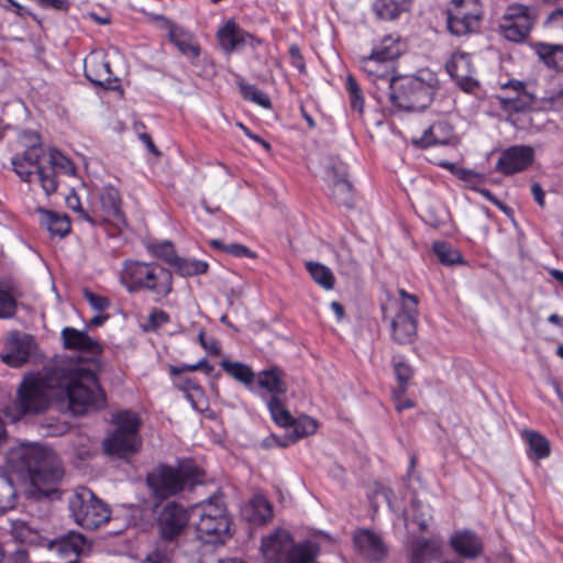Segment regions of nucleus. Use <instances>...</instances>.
<instances>
[{"label": "nucleus", "mask_w": 563, "mask_h": 563, "mask_svg": "<svg viewBox=\"0 0 563 563\" xmlns=\"http://www.w3.org/2000/svg\"><path fill=\"white\" fill-rule=\"evenodd\" d=\"M11 468L27 476L32 486L49 499H59L58 484L64 477V467L55 451L42 444H23L11 450L8 457Z\"/></svg>", "instance_id": "f257e3e1"}, {"label": "nucleus", "mask_w": 563, "mask_h": 563, "mask_svg": "<svg viewBox=\"0 0 563 563\" xmlns=\"http://www.w3.org/2000/svg\"><path fill=\"white\" fill-rule=\"evenodd\" d=\"M62 382L66 380L59 365L25 375L16 389L13 420L45 411L52 398L57 397V385Z\"/></svg>", "instance_id": "f03ea898"}, {"label": "nucleus", "mask_w": 563, "mask_h": 563, "mask_svg": "<svg viewBox=\"0 0 563 563\" xmlns=\"http://www.w3.org/2000/svg\"><path fill=\"white\" fill-rule=\"evenodd\" d=\"M146 486L156 508L170 497L192 490L203 483V471L191 460L172 466L161 463L146 475Z\"/></svg>", "instance_id": "7ed1b4c3"}, {"label": "nucleus", "mask_w": 563, "mask_h": 563, "mask_svg": "<svg viewBox=\"0 0 563 563\" xmlns=\"http://www.w3.org/2000/svg\"><path fill=\"white\" fill-rule=\"evenodd\" d=\"M60 367L66 382L57 385V397H67L69 409L75 416L106 407V393L93 372L80 367Z\"/></svg>", "instance_id": "20e7f679"}, {"label": "nucleus", "mask_w": 563, "mask_h": 563, "mask_svg": "<svg viewBox=\"0 0 563 563\" xmlns=\"http://www.w3.org/2000/svg\"><path fill=\"white\" fill-rule=\"evenodd\" d=\"M437 89V77L430 71H420L391 80L389 99L400 110L421 111L431 104Z\"/></svg>", "instance_id": "39448f33"}, {"label": "nucleus", "mask_w": 563, "mask_h": 563, "mask_svg": "<svg viewBox=\"0 0 563 563\" xmlns=\"http://www.w3.org/2000/svg\"><path fill=\"white\" fill-rule=\"evenodd\" d=\"M121 282L130 292L145 289L162 298L173 289L172 272L155 262L125 261Z\"/></svg>", "instance_id": "423d86ee"}, {"label": "nucleus", "mask_w": 563, "mask_h": 563, "mask_svg": "<svg viewBox=\"0 0 563 563\" xmlns=\"http://www.w3.org/2000/svg\"><path fill=\"white\" fill-rule=\"evenodd\" d=\"M398 292L400 301L383 306V318L389 320L391 339L398 344H409L417 336L419 298L405 289Z\"/></svg>", "instance_id": "0eeeda50"}, {"label": "nucleus", "mask_w": 563, "mask_h": 563, "mask_svg": "<svg viewBox=\"0 0 563 563\" xmlns=\"http://www.w3.org/2000/svg\"><path fill=\"white\" fill-rule=\"evenodd\" d=\"M262 552L269 563H308L313 561L318 547L311 541L296 544L285 529H276L262 540Z\"/></svg>", "instance_id": "6e6552de"}, {"label": "nucleus", "mask_w": 563, "mask_h": 563, "mask_svg": "<svg viewBox=\"0 0 563 563\" xmlns=\"http://www.w3.org/2000/svg\"><path fill=\"white\" fill-rule=\"evenodd\" d=\"M68 510L74 521L88 530L98 529L111 518L109 506L84 486L76 488L68 497Z\"/></svg>", "instance_id": "1a4fd4ad"}, {"label": "nucleus", "mask_w": 563, "mask_h": 563, "mask_svg": "<svg viewBox=\"0 0 563 563\" xmlns=\"http://www.w3.org/2000/svg\"><path fill=\"white\" fill-rule=\"evenodd\" d=\"M199 520L196 529L206 543H224L231 538V519L223 503L209 500L196 509Z\"/></svg>", "instance_id": "9d476101"}, {"label": "nucleus", "mask_w": 563, "mask_h": 563, "mask_svg": "<svg viewBox=\"0 0 563 563\" xmlns=\"http://www.w3.org/2000/svg\"><path fill=\"white\" fill-rule=\"evenodd\" d=\"M189 521L187 509L176 501H168L157 511L156 526L161 549L174 550L178 538Z\"/></svg>", "instance_id": "9b49d317"}, {"label": "nucleus", "mask_w": 563, "mask_h": 563, "mask_svg": "<svg viewBox=\"0 0 563 563\" xmlns=\"http://www.w3.org/2000/svg\"><path fill=\"white\" fill-rule=\"evenodd\" d=\"M483 9L479 0H451L446 10V25L451 34L464 36L481 29Z\"/></svg>", "instance_id": "f8f14e48"}, {"label": "nucleus", "mask_w": 563, "mask_h": 563, "mask_svg": "<svg viewBox=\"0 0 563 563\" xmlns=\"http://www.w3.org/2000/svg\"><path fill=\"white\" fill-rule=\"evenodd\" d=\"M534 23V15L530 7L514 3L507 7L499 30L503 36L511 42L525 41Z\"/></svg>", "instance_id": "ddd939ff"}, {"label": "nucleus", "mask_w": 563, "mask_h": 563, "mask_svg": "<svg viewBox=\"0 0 563 563\" xmlns=\"http://www.w3.org/2000/svg\"><path fill=\"white\" fill-rule=\"evenodd\" d=\"M76 175L75 164L60 151L51 148L44 167H38V183L46 196L57 191L60 176Z\"/></svg>", "instance_id": "4468645a"}, {"label": "nucleus", "mask_w": 563, "mask_h": 563, "mask_svg": "<svg viewBox=\"0 0 563 563\" xmlns=\"http://www.w3.org/2000/svg\"><path fill=\"white\" fill-rule=\"evenodd\" d=\"M30 140V145L21 154H15L11 164L15 174L22 181L32 183L34 176L38 178V167H44L42 159L45 156L41 146V139L37 133L24 134Z\"/></svg>", "instance_id": "2eb2a0df"}, {"label": "nucleus", "mask_w": 563, "mask_h": 563, "mask_svg": "<svg viewBox=\"0 0 563 563\" xmlns=\"http://www.w3.org/2000/svg\"><path fill=\"white\" fill-rule=\"evenodd\" d=\"M89 540L77 531H70L51 540L47 548L58 561L54 563H79L82 555L90 551Z\"/></svg>", "instance_id": "dca6fc26"}, {"label": "nucleus", "mask_w": 563, "mask_h": 563, "mask_svg": "<svg viewBox=\"0 0 563 563\" xmlns=\"http://www.w3.org/2000/svg\"><path fill=\"white\" fill-rule=\"evenodd\" d=\"M396 53L389 47L375 48L368 56L361 58V65L364 73L376 81H383L388 87L391 80L397 78L394 76V59Z\"/></svg>", "instance_id": "f3484780"}, {"label": "nucleus", "mask_w": 563, "mask_h": 563, "mask_svg": "<svg viewBox=\"0 0 563 563\" xmlns=\"http://www.w3.org/2000/svg\"><path fill=\"white\" fill-rule=\"evenodd\" d=\"M95 219L104 221L115 227L125 224V216L122 211V201L120 192L113 186L103 187L99 194L98 199L93 203Z\"/></svg>", "instance_id": "a211bd4d"}, {"label": "nucleus", "mask_w": 563, "mask_h": 563, "mask_svg": "<svg viewBox=\"0 0 563 563\" xmlns=\"http://www.w3.org/2000/svg\"><path fill=\"white\" fill-rule=\"evenodd\" d=\"M327 181L331 197L339 205L350 207L353 200V186L347 179L345 165L339 159H330L327 166Z\"/></svg>", "instance_id": "6ab92c4d"}, {"label": "nucleus", "mask_w": 563, "mask_h": 563, "mask_svg": "<svg viewBox=\"0 0 563 563\" xmlns=\"http://www.w3.org/2000/svg\"><path fill=\"white\" fill-rule=\"evenodd\" d=\"M533 148L527 145H512L504 150L496 163V170L512 175L527 169L533 162Z\"/></svg>", "instance_id": "aec40b11"}, {"label": "nucleus", "mask_w": 563, "mask_h": 563, "mask_svg": "<svg viewBox=\"0 0 563 563\" xmlns=\"http://www.w3.org/2000/svg\"><path fill=\"white\" fill-rule=\"evenodd\" d=\"M34 347L35 343L31 335L13 332L5 342L1 360L11 367H21L29 361Z\"/></svg>", "instance_id": "412c9836"}, {"label": "nucleus", "mask_w": 563, "mask_h": 563, "mask_svg": "<svg viewBox=\"0 0 563 563\" xmlns=\"http://www.w3.org/2000/svg\"><path fill=\"white\" fill-rule=\"evenodd\" d=\"M85 76L93 85L109 90L119 86V79L113 76L109 62L101 53H93L85 59Z\"/></svg>", "instance_id": "4be33fe9"}, {"label": "nucleus", "mask_w": 563, "mask_h": 563, "mask_svg": "<svg viewBox=\"0 0 563 563\" xmlns=\"http://www.w3.org/2000/svg\"><path fill=\"white\" fill-rule=\"evenodd\" d=\"M445 69L462 90L472 92L478 87V81L473 77L474 68L468 54L454 53L446 63Z\"/></svg>", "instance_id": "5701e85b"}, {"label": "nucleus", "mask_w": 563, "mask_h": 563, "mask_svg": "<svg viewBox=\"0 0 563 563\" xmlns=\"http://www.w3.org/2000/svg\"><path fill=\"white\" fill-rule=\"evenodd\" d=\"M156 19L168 30L169 41L177 47L180 54L190 59H196L200 55V46L195 42L192 33L163 15H158Z\"/></svg>", "instance_id": "b1692460"}, {"label": "nucleus", "mask_w": 563, "mask_h": 563, "mask_svg": "<svg viewBox=\"0 0 563 563\" xmlns=\"http://www.w3.org/2000/svg\"><path fill=\"white\" fill-rule=\"evenodd\" d=\"M504 89H512L515 96L498 97L499 107L504 112H523L532 108L534 96L527 91L525 84L519 80H510L503 86Z\"/></svg>", "instance_id": "393cba45"}, {"label": "nucleus", "mask_w": 563, "mask_h": 563, "mask_svg": "<svg viewBox=\"0 0 563 563\" xmlns=\"http://www.w3.org/2000/svg\"><path fill=\"white\" fill-rule=\"evenodd\" d=\"M353 540L357 551L368 561H382L387 554V547L382 538L371 530H358Z\"/></svg>", "instance_id": "a878e982"}, {"label": "nucleus", "mask_w": 563, "mask_h": 563, "mask_svg": "<svg viewBox=\"0 0 563 563\" xmlns=\"http://www.w3.org/2000/svg\"><path fill=\"white\" fill-rule=\"evenodd\" d=\"M60 336L66 350L78 351L91 356H97L102 352V346L85 331L66 327L62 330Z\"/></svg>", "instance_id": "bb28decb"}, {"label": "nucleus", "mask_w": 563, "mask_h": 563, "mask_svg": "<svg viewBox=\"0 0 563 563\" xmlns=\"http://www.w3.org/2000/svg\"><path fill=\"white\" fill-rule=\"evenodd\" d=\"M140 444L139 437L129 435L122 431H114L103 441L104 451L119 457L133 454Z\"/></svg>", "instance_id": "cd10ccee"}, {"label": "nucleus", "mask_w": 563, "mask_h": 563, "mask_svg": "<svg viewBox=\"0 0 563 563\" xmlns=\"http://www.w3.org/2000/svg\"><path fill=\"white\" fill-rule=\"evenodd\" d=\"M251 37L245 31L240 29L233 21H228L225 25L218 31V41L227 54L239 51Z\"/></svg>", "instance_id": "c85d7f7f"}, {"label": "nucleus", "mask_w": 563, "mask_h": 563, "mask_svg": "<svg viewBox=\"0 0 563 563\" xmlns=\"http://www.w3.org/2000/svg\"><path fill=\"white\" fill-rule=\"evenodd\" d=\"M450 543L460 556L466 559L477 558L483 550V544L478 537L468 530H464L452 536Z\"/></svg>", "instance_id": "c756f323"}, {"label": "nucleus", "mask_w": 563, "mask_h": 563, "mask_svg": "<svg viewBox=\"0 0 563 563\" xmlns=\"http://www.w3.org/2000/svg\"><path fill=\"white\" fill-rule=\"evenodd\" d=\"M453 136L452 126L444 122L438 121L430 125L420 139L413 140L412 143L419 147H428L438 144H448Z\"/></svg>", "instance_id": "7c9ffc66"}, {"label": "nucleus", "mask_w": 563, "mask_h": 563, "mask_svg": "<svg viewBox=\"0 0 563 563\" xmlns=\"http://www.w3.org/2000/svg\"><path fill=\"white\" fill-rule=\"evenodd\" d=\"M257 385L276 397H280L287 391L285 373L276 366L261 371L257 374Z\"/></svg>", "instance_id": "2f4dec72"}, {"label": "nucleus", "mask_w": 563, "mask_h": 563, "mask_svg": "<svg viewBox=\"0 0 563 563\" xmlns=\"http://www.w3.org/2000/svg\"><path fill=\"white\" fill-rule=\"evenodd\" d=\"M40 222L53 236L64 238L70 232V221L66 214L56 213L54 211L37 209Z\"/></svg>", "instance_id": "473e14b6"}, {"label": "nucleus", "mask_w": 563, "mask_h": 563, "mask_svg": "<svg viewBox=\"0 0 563 563\" xmlns=\"http://www.w3.org/2000/svg\"><path fill=\"white\" fill-rule=\"evenodd\" d=\"M441 554V544L437 540L420 539L413 542L411 549V563H426L438 559Z\"/></svg>", "instance_id": "72a5a7b5"}, {"label": "nucleus", "mask_w": 563, "mask_h": 563, "mask_svg": "<svg viewBox=\"0 0 563 563\" xmlns=\"http://www.w3.org/2000/svg\"><path fill=\"white\" fill-rule=\"evenodd\" d=\"M411 0H375L373 10L380 20H394L409 9Z\"/></svg>", "instance_id": "f704fd0d"}, {"label": "nucleus", "mask_w": 563, "mask_h": 563, "mask_svg": "<svg viewBox=\"0 0 563 563\" xmlns=\"http://www.w3.org/2000/svg\"><path fill=\"white\" fill-rule=\"evenodd\" d=\"M539 58L551 68L563 70V45L539 43L536 47Z\"/></svg>", "instance_id": "c9c22d12"}, {"label": "nucleus", "mask_w": 563, "mask_h": 563, "mask_svg": "<svg viewBox=\"0 0 563 563\" xmlns=\"http://www.w3.org/2000/svg\"><path fill=\"white\" fill-rule=\"evenodd\" d=\"M16 489L13 478L0 468V512H5L15 507Z\"/></svg>", "instance_id": "e433bc0d"}, {"label": "nucleus", "mask_w": 563, "mask_h": 563, "mask_svg": "<svg viewBox=\"0 0 563 563\" xmlns=\"http://www.w3.org/2000/svg\"><path fill=\"white\" fill-rule=\"evenodd\" d=\"M249 510L251 511L249 520L257 525L265 523L273 516V509L269 501L260 495L252 498Z\"/></svg>", "instance_id": "4c0bfd02"}, {"label": "nucleus", "mask_w": 563, "mask_h": 563, "mask_svg": "<svg viewBox=\"0 0 563 563\" xmlns=\"http://www.w3.org/2000/svg\"><path fill=\"white\" fill-rule=\"evenodd\" d=\"M522 434L529 444L530 453L536 459L542 460L550 455V442L544 435L531 430H526Z\"/></svg>", "instance_id": "58836bf2"}, {"label": "nucleus", "mask_w": 563, "mask_h": 563, "mask_svg": "<svg viewBox=\"0 0 563 563\" xmlns=\"http://www.w3.org/2000/svg\"><path fill=\"white\" fill-rule=\"evenodd\" d=\"M306 268L311 278L322 288L330 290L334 287L335 277L328 266L318 262H308Z\"/></svg>", "instance_id": "ea45409f"}, {"label": "nucleus", "mask_w": 563, "mask_h": 563, "mask_svg": "<svg viewBox=\"0 0 563 563\" xmlns=\"http://www.w3.org/2000/svg\"><path fill=\"white\" fill-rule=\"evenodd\" d=\"M267 407L274 422L280 427H290L295 422V418L286 409L280 397L272 396L267 400Z\"/></svg>", "instance_id": "a19ab883"}, {"label": "nucleus", "mask_w": 563, "mask_h": 563, "mask_svg": "<svg viewBox=\"0 0 563 563\" xmlns=\"http://www.w3.org/2000/svg\"><path fill=\"white\" fill-rule=\"evenodd\" d=\"M221 367L235 380L241 382L245 385L253 383L255 374L250 366L241 362H230L222 360L220 363Z\"/></svg>", "instance_id": "79ce46f5"}, {"label": "nucleus", "mask_w": 563, "mask_h": 563, "mask_svg": "<svg viewBox=\"0 0 563 563\" xmlns=\"http://www.w3.org/2000/svg\"><path fill=\"white\" fill-rule=\"evenodd\" d=\"M117 424L115 431H122L129 435L139 437L140 419L139 416L131 411H120L113 417Z\"/></svg>", "instance_id": "37998d69"}, {"label": "nucleus", "mask_w": 563, "mask_h": 563, "mask_svg": "<svg viewBox=\"0 0 563 563\" xmlns=\"http://www.w3.org/2000/svg\"><path fill=\"white\" fill-rule=\"evenodd\" d=\"M174 266L181 276H197L207 273L208 263L199 260H189L183 257L174 258Z\"/></svg>", "instance_id": "c03bdc74"}, {"label": "nucleus", "mask_w": 563, "mask_h": 563, "mask_svg": "<svg viewBox=\"0 0 563 563\" xmlns=\"http://www.w3.org/2000/svg\"><path fill=\"white\" fill-rule=\"evenodd\" d=\"M290 427H294V430L291 433H289V437L292 443H295L303 437L313 434L317 431L318 423L313 418L303 416L297 420L295 419L294 424Z\"/></svg>", "instance_id": "a18cd8bd"}, {"label": "nucleus", "mask_w": 563, "mask_h": 563, "mask_svg": "<svg viewBox=\"0 0 563 563\" xmlns=\"http://www.w3.org/2000/svg\"><path fill=\"white\" fill-rule=\"evenodd\" d=\"M239 88L241 95L245 100L252 101L265 109H269L272 107L269 97L260 89H257L254 85L240 82Z\"/></svg>", "instance_id": "49530a36"}, {"label": "nucleus", "mask_w": 563, "mask_h": 563, "mask_svg": "<svg viewBox=\"0 0 563 563\" xmlns=\"http://www.w3.org/2000/svg\"><path fill=\"white\" fill-rule=\"evenodd\" d=\"M433 251L442 264L452 265L461 261V254L445 242H435Z\"/></svg>", "instance_id": "de8ad7c7"}, {"label": "nucleus", "mask_w": 563, "mask_h": 563, "mask_svg": "<svg viewBox=\"0 0 563 563\" xmlns=\"http://www.w3.org/2000/svg\"><path fill=\"white\" fill-rule=\"evenodd\" d=\"M211 246L218 250H223L225 253L231 254L235 257H250V258H256L257 254L250 250L247 246L239 243H232L224 245L219 240H212L210 242Z\"/></svg>", "instance_id": "09e8293b"}, {"label": "nucleus", "mask_w": 563, "mask_h": 563, "mask_svg": "<svg viewBox=\"0 0 563 563\" xmlns=\"http://www.w3.org/2000/svg\"><path fill=\"white\" fill-rule=\"evenodd\" d=\"M346 89L351 98V107L353 110L362 113L364 107V98L361 93V88L352 75L346 78Z\"/></svg>", "instance_id": "8fccbe9b"}, {"label": "nucleus", "mask_w": 563, "mask_h": 563, "mask_svg": "<svg viewBox=\"0 0 563 563\" xmlns=\"http://www.w3.org/2000/svg\"><path fill=\"white\" fill-rule=\"evenodd\" d=\"M12 536L22 543H32L36 539V532L26 522L20 520L12 523Z\"/></svg>", "instance_id": "3c124183"}, {"label": "nucleus", "mask_w": 563, "mask_h": 563, "mask_svg": "<svg viewBox=\"0 0 563 563\" xmlns=\"http://www.w3.org/2000/svg\"><path fill=\"white\" fill-rule=\"evenodd\" d=\"M394 372L399 383V393L405 394L407 389V384L412 377V369L408 364L404 362H398L394 366Z\"/></svg>", "instance_id": "603ef678"}, {"label": "nucleus", "mask_w": 563, "mask_h": 563, "mask_svg": "<svg viewBox=\"0 0 563 563\" xmlns=\"http://www.w3.org/2000/svg\"><path fill=\"white\" fill-rule=\"evenodd\" d=\"M16 309L15 299L4 290H0V318H10Z\"/></svg>", "instance_id": "864d4df0"}, {"label": "nucleus", "mask_w": 563, "mask_h": 563, "mask_svg": "<svg viewBox=\"0 0 563 563\" xmlns=\"http://www.w3.org/2000/svg\"><path fill=\"white\" fill-rule=\"evenodd\" d=\"M84 296L89 302V305L99 312L107 310L110 306V300L104 296L96 295L89 289L84 290Z\"/></svg>", "instance_id": "5fc2aeb1"}, {"label": "nucleus", "mask_w": 563, "mask_h": 563, "mask_svg": "<svg viewBox=\"0 0 563 563\" xmlns=\"http://www.w3.org/2000/svg\"><path fill=\"white\" fill-rule=\"evenodd\" d=\"M168 321H169V316L167 312L159 310V309H153L148 316V324H147L146 329L155 331L158 328H161L163 324L167 323Z\"/></svg>", "instance_id": "6e6d98bb"}, {"label": "nucleus", "mask_w": 563, "mask_h": 563, "mask_svg": "<svg viewBox=\"0 0 563 563\" xmlns=\"http://www.w3.org/2000/svg\"><path fill=\"white\" fill-rule=\"evenodd\" d=\"M172 550L161 549V544L151 552L142 563H169Z\"/></svg>", "instance_id": "4d7b16f0"}, {"label": "nucleus", "mask_w": 563, "mask_h": 563, "mask_svg": "<svg viewBox=\"0 0 563 563\" xmlns=\"http://www.w3.org/2000/svg\"><path fill=\"white\" fill-rule=\"evenodd\" d=\"M290 444H292V441L289 437V434L280 438V437H277L275 434H271L268 437H266L261 445L264 448V449H273V448H287L289 446Z\"/></svg>", "instance_id": "13d9d810"}, {"label": "nucleus", "mask_w": 563, "mask_h": 563, "mask_svg": "<svg viewBox=\"0 0 563 563\" xmlns=\"http://www.w3.org/2000/svg\"><path fill=\"white\" fill-rule=\"evenodd\" d=\"M66 203L68 208L80 213L85 220L90 223H97V219L90 216L87 211H85L80 205L79 198L76 194H71L66 198Z\"/></svg>", "instance_id": "bf43d9fd"}, {"label": "nucleus", "mask_w": 563, "mask_h": 563, "mask_svg": "<svg viewBox=\"0 0 563 563\" xmlns=\"http://www.w3.org/2000/svg\"><path fill=\"white\" fill-rule=\"evenodd\" d=\"M198 369H203L207 374H210L212 371H213V366L210 365L205 358L199 361L198 363L196 364H192V365H185L183 367H172L170 368V373L173 375H177V374H180L185 371H188V372H195V371H198Z\"/></svg>", "instance_id": "052dcab7"}, {"label": "nucleus", "mask_w": 563, "mask_h": 563, "mask_svg": "<svg viewBox=\"0 0 563 563\" xmlns=\"http://www.w3.org/2000/svg\"><path fill=\"white\" fill-rule=\"evenodd\" d=\"M36 3L43 9H53L57 11L67 12L70 7L69 0H35Z\"/></svg>", "instance_id": "680f3d73"}, {"label": "nucleus", "mask_w": 563, "mask_h": 563, "mask_svg": "<svg viewBox=\"0 0 563 563\" xmlns=\"http://www.w3.org/2000/svg\"><path fill=\"white\" fill-rule=\"evenodd\" d=\"M289 55H290L291 65L295 68H297L300 73H305L306 65H305V60H303V57L301 55V52H300V48L298 47V45L292 44L289 47Z\"/></svg>", "instance_id": "e2e57ef3"}, {"label": "nucleus", "mask_w": 563, "mask_h": 563, "mask_svg": "<svg viewBox=\"0 0 563 563\" xmlns=\"http://www.w3.org/2000/svg\"><path fill=\"white\" fill-rule=\"evenodd\" d=\"M155 253L157 256L165 258L172 265H174V258L178 257L175 254L173 245L170 243H164V244L159 245L155 250Z\"/></svg>", "instance_id": "0e129e2a"}, {"label": "nucleus", "mask_w": 563, "mask_h": 563, "mask_svg": "<svg viewBox=\"0 0 563 563\" xmlns=\"http://www.w3.org/2000/svg\"><path fill=\"white\" fill-rule=\"evenodd\" d=\"M393 399L395 401V407L398 412H401L402 410L412 408L415 406L412 400L404 398V394H400L399 389L394 390Z\"/></svg>", "instance_id": "69168bd1"}, {"label": "nucleus", "mask_w": 563, "mask_h": 563, "mask_svg": "<svg viewBox=\"0 0 563 563\" xmlns=\"http://www.w3.org/2000/svg\"><path fill=\"white\" fill-rule=\"evenodd\" d=\"M481 194L490 202H493L496 207H498L505 213H509L511 209L504 205L500 200H498L489 190L482 189Z\"/></svg>", "instance_id": "338daca9"}, {"label": "nucleus", "mask_w": 563, "mask_h": 563, "mask_svg": "<svg viewBox=\"0 0 563 563\" xmlns=\"http://www.w3.org/2000/svg\"><path fill=\"white\" fill-rule=\"evenodd\" d=\"M548 22L563 29V9L554 10L548 18Z\"/></svg>", "instance_id": "774afa93"}]
</instances>
